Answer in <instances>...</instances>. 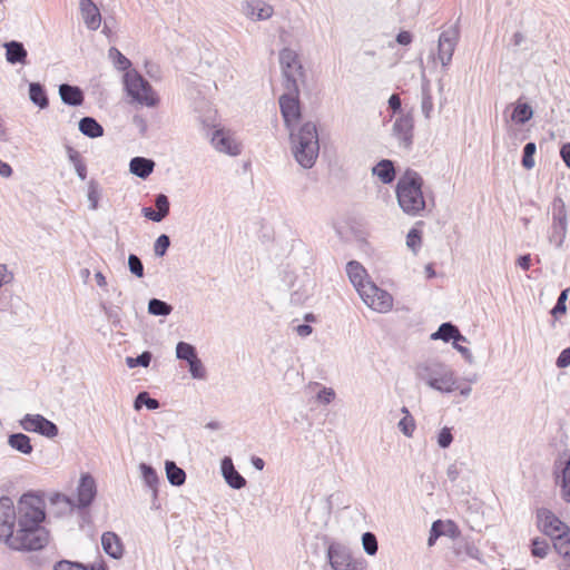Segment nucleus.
Returning a JSON list of instances; mask_svg holds the SVG:
<instances>
[{
	"instance_id": "1",
	"label": "nucleus",
	"mask_w": 570,
	"mask_h": 570,
	"mask_svg": "<svg viewBox=\"0 0 570 570\" xmlns=\"http://www.w3.org/2000/svg\"><path fill=\"white\" fill-rule=\"evenodd\" d=\"M43 495L28 491L14 505L8 495L0 498V541L16 551H37L49 542Z\"/></svg>"
},
{
	"instance_id": "2",
	"label": "nucleus",
	"mask_w": 570,
	"mask_h": 570,
	"mask_svg": "<svg viewBox=\"0 0 570 570\" xmlns=\"http://www.w3.org/2000/svg\"><path fill=\"white\" fill-rule=\"evenodd\" d=\"M288 131L291 150L295 160L305 169L312 168L320 154V139L316 124L306 121Z\"/></svg>"
},
{
	"instance_id": "3",
	"label": "nucleus",
	"mask_w": 570,
	"mask_h": 570,
	"mask_svg": "<svg viewBox=\"0 0 570 570\" xmlns=\"http://www.w3.org/2000/svg\"><path fill=\"white\" fill-rule=\"evenodd\" d=\"M423 179L413 169L406 171L399 178L395 193L399 206L409 216H417L425 208V199L422 191Z\"/></svg>"
},
{
	"instance_id": "4",
	"label": "nucleus",
	"mask_w": 570,
	"mask_h": 570,
	"mask_svg": "<svg viewBox=\"0 0 570 570\" xmlns=\"http://www.w3.org/2000/svg\"><path fill=\"white\" fill-rule=\"evenodd\" d=\"M124 86L127 95L134 101L147 107H155L159 98L153 90L151 85L135 69L125 72Z\"/></svg>"
},
{
	"instance_id": "5",
	"label": "nucleus",
	"mask_w": 570,
	"mask_h": 570,
	"mask_svg": "<svg viewBox=\"0 0 570 570\" xmlns=\"http://www.w3.org/2000/svg\"><path fill=\"white\" fill-rule=\"evenodd\" d=\"M97 495V484L94 476L90 473H82L77 487L76 500L60 493H56L51 501L66 502L70 508H77L79 510L88 509L95 501Z\"/></svg>"
},
{
	"instance_id": "6",
	"label": "nucleus",
	"mask_w": 570,
	"mask_h": 570,
	"mask_svg": "<svg viewBox=\"0 0 570 570\" xmlns=\"http://www.w3.org/2000/svg\"><path fill=\"white\" fill-rule=\"evenodd\" d=\"M279 63L284 77V89H299L298 82L303 81L305 73L297 52L284 48L279 52Z\"/></svg>"
},
{
	"instance_id": "7",
	"label": "nucleus",
	"mask_w": 570,
	"mask_h": 570,
	"mask_svg": "<svg viewBox=\"0 0 570 570\" xmlns=\"http://www.w3.org/2000/svg\"><path fill=\"white\" fill-rule=\"evenodd\" d=\"M279 109L287 130L294 129L298 120L302 118L299 105V89H285L279 97Z\"/></svg>"
},
{
	"instance_id": "8",
	"label": "nucleus",
	"mask_w": 570,
	"mask_h": 570,
	"mask_svg": "<svg viewBox=\"0 0 570 570\" xmlns=\"http://www.w3.org/2000/svg\"><path fill=\"white\" fill-rule=\"evenodd\" d=\"M19 426L29 433H37L41 436L53 439L59 434L58 425L41 414H24L19 420Z\"/></svg>"
},
{
	"instance_id": "9",
	"label": "nucleus",
	"mask_w": 570,
	"mask_h": 570,
	"mask_svg": "<svg viewBox=\"0 0 570 570\" xmlns=\"http://www.w3.org/2000/svg\"><path fill=\"white\" fill-rule=\"evenodd\" d=\"M326 558L331 570H358V563L350 549L340 542L332 541L328 544Z\"/></svg>"
},
{
	"instance_id": "10",
	"label": "nucleus",
	"mask_w": 570,
	"mask_h": 570,
	"mask_svg": "<svg viewBox=\"0 0 570 570\" xmlns=\"http://www.w3.org/2000/svg\"><path fill=\"white\" fill-rule=\"evenodd\" d=\"M459 28L458 26H454L442 31L439 36L438 58L443 68H446L452 61V57L459 41Z\"/></svg>"
},
{
	"instance_id": "11",
	"label": "nucleus",
	"mask_w": 570,
	"mask_h": 570,
	"mask_svg": "<svg viewBox=\"0 0 570 570\" xmlns=\"http://www.w3.org/2000/svg\"><path fill=\"white\" fill-rule=\"evenodd\" d=\"M413 130H414V120L411 114H401L396 117L392 134L393 137L397 140L399 146L404 149H411L413 145Z\"/></svg>"
},
{
	"instance_id": "12",
	"label": "nucleus",
	"mask_w": 570,
	"mask_h": 570,
	"mask_svg": "<svg viewBox=\"0 0 570 570\" xmlns=\"http://www.w3.org/2000/svg\"><path fill=\"white\" fill-rule=\"evenodd\" d=\"M537 523L541 531L550 537L551 540L569 529L552 511L546 508L537 510Z\"/></svg>"
},
{
	"instance_id": "13",
	"label": "nucleus",
	"mask_w": 570,
	"mask_h": 570,
	"mask_svg": "<svg viewBox=\"0 0 570 570\" xmlns=\"http://www.w3.org/2000/svg\"><path fill=\"white\" fill-rule=\"evenodd\" d=\"M365 286L368 297L361 298L368 307L380 313H386L393 307V297L389 292L377 287L374 283H367Z\"/></svg>"
},
{
	"instance_id": "14",
	"label": "nucleus",
	"mask_w": 570,
	"mask_h": 570,
	"mask_svg": "<svg viewBox=\"0 0 570 570\" xmlns=\"http://www.w3.org/2000/svg\"><path fill=\"white\" fill-rule=\"evenodd\" d=\"M212 145L219 151L229 156H238L242 153L240 145L233 138L229 131L216 129L210 137Z\"/></svg>"
},
{
	"instance_id": "15",
	"label": "nucleus",
	"mask_w": 570,
	"mask_h": 570,
	"mask_svg": "<svg viewBox=\"0 0 570 570\" xmlns=\"http://www.w3.org/2000/svg\"><path fill=\"white\" fill-rule=\"evenodd\" d=\"M449 368L442 362L436 360H428L416 365L415 375L420 381L425 382L429 386Z\"/></svg>"
},
{
	"instance_id": "16",
	"label": "nucleus",
	"mask_w": 570,
	"mask_h": 570,
	"mask_svg": "<svg viewBox=\"0 0 570 570\" xmlns=\"http://www.w3.org/2000/svg\"><path fill=\"white\" fill-rule=\"evenodd\" d=\"M346 273L348 278L361 297H368L366 284L372 283L367 279V272L363 265L356 261H350L346 264Z\"/></svg>"
},
{
	"instance_id": "17",
	"label": "nucleus",
	"mask_w": 570,
	"mask_h": 570,
	"mask_svg": "<svg viewBox=\"0 0 570 570\" xmlns=\"http://www.w3.org/2000/svg\"><path fill=\"white\" fill-rule=\"evenodd\" d=\"M222 475L226 483L234 490L246 487V479L236 470L230 456H224L220 461Z\"/></svg>"
},
{
	"instance_id": "18",
	"label": "nucleus",
	"mask_w": 570,
	"mask_h": 570,
	"mask_svg": "<svg viewBox=\"0 0 570 570\" xmlns=\"http://www.w3.org/2000/svg\"><path fill=\"white\" fill-rule=\"evenodd\" d=\"M155 207L156 209L151 207H144L141 209V214L145 218L155 223H159L169 215L170 203L168 197L165 194L156 195Z\"/></svg>"
},
{
	"instance_id": "19",
	"label": "nucleus",
	"mask_w": 570,
	"mask_h": 570,
	"mask_svg": "<svg viewBox=\"0 0 570 570\" xmlns=\"http://www.w3.org/2000/svg\"><path fill=\"white\" fill-rule=\"evenodd\" d=\"M556 484L560 488L561 499L570 503V455L554 471Z\"/></svg>"
},
{
	"instance_id": "20",
	"label": "nucleus",
	"mask_w": 570,
	"mask_h": 570,
	"mask_svg": "<svg viewBox=\"0 0 570 570\" xmlns=\"http://www.w3.org/2000/svg\"><path fill=\"white\" fill-rule=\"evenodd\" d=\"M79 9L86 27L90 30H97L101 23V14L92 0H80Z\"/></svg>"
},
{
	"instance_id": "21",
	"label": "nucleus",
	"mask_w": 570,
	"mask_h": 570,
	"mask_svg": "<svg viewBox=\"0 0 570 570\" xmlns=\"http://www.w3.org/2000/svg\"><path fill=\"white\" fill-rule=\"evenodd\" d=\"M244 12L252 20H266L273 16L274 9L263 0H249L244 3Z\"/></svg>"
},
{
	"instance_id": "22",
	"label": "nucleus",
	"mask_w": 570,
	"mask_h": 570,
	"mask_svg": "<svg viewBox=\"0 0 570 570\" xmlns=\"http://www.w3.org/2000/svg\"><path fill=\"white\" fill-rule=\"evenodd\" d=\"M61 101L70 107H79L85 101L83 90L76 85L61 83L58 87Z\"/></svg>"
},
{
	"instance_id": "23",
	"label": "nucleus",
	"mask_w": 570,
	"mask_h": 570,
	"mask_svg": "<svg viewBox=\"0 0 570 570\" xmlns=\"http://www.w3.org/2000/svg\"><path fill=\"white\" fill-rule=\"evenodd\" d=\"M431 340H441L445 343L453 342H466V337L462 335L458 326L451 322L442 323L438 331L431 334Z\"/></svg>"
},
{
	"instance_id": "24",
	"label": "nucleus",
	"mask_w": 570,
	"mask_h": 570,
	"mask_svg": "<svg viewBox=\"0 0 570 570\" xmlns=\"http://www.w3.org/2000/svg\"><path fill=\"white\" fill-rule=\"evenodd\" d=\"M101 547L106 554L112 559H120L124 554V546L120 538L115 533L107 531L101 535Z\"/></svg>"
},
{
	"instance_id": "25",
	"label": "nucleus",
	"mask_w": 570,
	"mask_h": 570,
	"mask_svg": "<svg viewBox=\"0 0 570 570\" xmlns=\"http://www.w3.org/2000/svg\"><path fill=\"white\" fill-rule=\"evenodd\" d=\"M4 48H6V59L9 63L24 65L27 62L28 52L22 42L11 40V41L4 43Z\"/></svg>"
},
{
	"instance_id": "26",
	"label": "nucleus",
	"mask_w": 570,
	"mask_h": 570,
	"mask_svg": "<svg viewBox=\"0 0 570 570\" xmlns=\"http://www.w3.org/2000/svg\"><path fill=\"white\" fill-rule=\"evenodd\" d=\"M155 168V161L146 157H134L129 163V170L135 176L146 179L148 178Z\"/></svg>"
},
{
	"instance_id": "27",
	"label": "nucleus",
	"mask_w": 570,
	"mask_h": 570,
	"mask_svg": "<svg viewBox=\"0 0 570 570\" xmlns=\"http://www.w3.org/2000/svg\"><path fill=\"white\" fill-rule=\"evenodd\" d=\"M372 174L383 184H392L396 177L394 163L391 159H382L372 168Z\"/></svg>"
},
{
	"instance_id": "28",
	"label": "nucleus",
	"mask_w": 570,
	"mask_h": 570,
	"mask_svg": "<svg viewBox=\"0 0 570 570\" xmlns=\"http://www.w3.org/2000/svg\"><path fill=\"white\" fill-rule=\"evenodd\" d=\"M430 387L441 393H452L459 389L454 372L449 367L440 377L431 382Z\"/></svg>"
},
{
	"instance_id": "29",
	"label": "nucleus",
	"mask_w": 570,
	"mask_h": 570,
	"mask_svg": "<svg viewBox=\"0 0 570 570\" xmlns=\"http://www.w3.org/2000/svg\"><path fill=\"white\" fill-rule=\"evenodd\" d=\"M551 205V226L568 228V212L563 199L560 196H557L553 198Z\"/></svg>"
},
{
	"instance_id": "30",
	"label": "nucleus",
	"mask_w": 570,
	"mask_h": 570,
	"mask_svg": "<svg viewBox=\"0 0 570 570\" xmlns=\"http://www.w3.org/2000/svg\"><path fill=\"white\" fill-rule=\"evenodd\" d=\"M29 99L39 109H46L49 106L46 87L40 82L29 83Z\"/></svg>"
},
{
	"instance_id": "31",
	"label": "nucleus",
	"mask_w": 570,
	"mask_h": 570,
	"mask_svg": "<svg viewBox=\"0 0 570 570\" xmlns=\"http://www.w3.org/2000/svg\"><path fill=\"white\" fill-rule=\"evenodd\" d=\"M8 444L10 448L24 455H29L33 451L31 439L27 434L21 432L10 434L8 436Z\"/></svg>"
},
{
	"instance_id": "32",
	"label": "nucleus",
	"mask_w": 570,
	"mask_h": 570,
	"mask_svg": "<svg viewBox=\"0 0 570 570\" xmlns=\"http://www.w3.org/2000/svg\"><path fill=\"white\" fill-rule=\"evenodd\" d=\"M78 125L79 131L89 138H99L104 136V127L94 117H82Z\"/></svg>"
},
{
	"instance_id": "33",
	"label": "nucleus",
	"mask_w": 570,
	"mask_h": 570,
	"mask_svg": "<svg viewBox=\"0 0 570 570\" xmlns=\"http://www.w3.org/2000/svg\"><path fill=\"white\" fill-rule=\"evenodd\" d=\"M165 471L168 482L174 487H180L186 481V472L179 468L174 461L166 460Z\"/></svg>"
},
{
	"instance_id": "34",
	"label": "nucleus",
	"mask_w": 570,
	"mask_h": 570,
	"mask_svg": "<svg viewBox=\"0 0 570 570\" xmlns=\"http://www.w3.org/2000/svg\"><path fill=\"white\" fill-rule=\"evenodd\" d=\"M557 553L570 561V528L552 540Z\"/></svg>"
},
{
	"instance_id": "35",
	"label": "nucleus",
	"mask_w": 570,
	"mask_h": 570,
	"mask_svg": "<svg viewBox=\"0 0 570 570\" xmlns=\"http://www.w3.org/2000/svg\"><path fill=\"white\" fill-rule=\"evenodd\" d=\"M533 117V110L527 102H518L511 115L512 121L519 125L528 122Z\"/></svg>"
},
{
	"instance_id": "36",
	"label": "nucleus",
	"mask_w": 570,
	"mask_h": 570,
	"mask_svg": "<svg viewBox=\"0 0 570 570\" xmlns=\"http://www.w3.org/2000/svg\"><path fill=\"white\" fill-rule=\"evenodd\" d=\"M403 417L399 421V430L407 438H412L416 429V422L406 406L401 409Z\"/></svg>"
},
{
	"instance_id": "37",
	"label": "nucleus",
	"mask_w": 570,
	"mask_h": 570,
	"mask_svg": "<svg viewBox=\"0 0 570 570\" xmlns=\"http://www.w3.org/2000/svg\"><path fill=\"white\" fill-rule=\"evenodd\" d=\"M142 406L154 411L160 407V403L157 399L151 397L148 392L141 391L136 395L134 400V409L136 411H140Z\"/></svg>"
},
{
	"instance_id": "38",
	"label": "nucleus",
	"mask_w": 570,
	"mask_h": 570,
	"mask_svg": "<svg viewBox=\"0 0 570 570\" xmlns=\"http://www.w3.org/2000/svg\"><path fill=\"white\" fill-rule=\"evenodd\" d=\"M139 469L141 471V476L145 482V484L154 490V495H157V485L159 482L158 474L156 470L147 464V463H140Z\"/></svg>"
},
{
	"instance_id": "39",
	"label": "nucleus",
	"mask_w": 570,
	"mask_h": 570,
	"mask_svg": "<svg viewBox=\"0 0 570 570\" xmlns=\"http://www.w3.org/2000/svg\"><path fill=\"white\" fill-rule=\"evenodd\" d=\"M173 312V306L159 298H151L148 302V313L154 316H168Z\"/></svg>"
},
{
	"instance_id": "40",
	"label": "nucleus",
	"mask_w": 570,
	"mask_h": 570,
	"mask_svg": "<svg viewBox=\"0 0 570 570\" xmlns=\"http://www.w3.org/2000/svg\"><path fill=\"white\" fill-rule=\"evenodd\" d=\"M196 347L187 342L180 341L176 345V357L180 361H185L186 363L197 357Z\"/></svg>"
},
{
	"instance_id": "41",
	"label": "nucleus",
	"mask_w": 570,
	"mask_h": 570,
	"mask_svg": "<svg viewBox=\"0 0 570 570\" xmlns=\"http://www.w3.org/2000/svg\"><path fill=\"white\" fill-rule=\"evenodd\" d=\"M109 58L114 60V63L117 69L121 71H130L131 61L125 57L117 48L111 47L109 49Z\"/></svg>"
},
{
	"instance_id": "42",
	"label": "nucleus",
	"mask_w": 570,
	"mask_h": 570,
	"mask_svg": "<svg viewBox=\"0 0 570 570\" xmlns=\"http://www.w3.org/2000/svg\"><path fill=\"white\" fill-rule=\"evenodd\" d=\"M537 151V145L533 141H529L524 145L522 150L521 164L525 169H532L534 167V154Z\"/></svg>"
},
{
	"instance_id": "43",
	"label": "nucleus",
	"mask_w": 570,
	"mask_h": 570,
	"mask_svg": "<svg viewBox=\"0 0 570 570\" xmlns=\"http://www.w3.org/2000/svg\"><path fill=\"white\" fill-rule=\"evenodd\" d=\"M568 228L560 227V226H551L549 230V242L557 248H561L566 236H567Z\"/></svg>"
},
{
	"instance_id": "44",
	"label": "nucleus",
	"mask_w": 570,
	"mask_h": 570,
	"mask_svg": "<svg viewBox=\"0 0 570 570\" xmlns=\"http://www.w3.org/2000/svg\"><path fill=\"white\" fill-rule=\"evenodd\" d=\"M153 360V353L150 351H144L136 357L128 356L126 358V364L129 368H134L137 366L148 367Z\"/></svg>"
},
{
	"instance_id": "45",
	"label": "nucleus",
	"mask_w": 570,
	"mask_h": 570,
	"mask_svg": "<svg viewBox=\"0 0 570 570\" xmlns=\"http://www.w3.org/2000/svg\"><path fill=\"white\" fill-rule=\"evenodd\" d=\"M188 365V372L190 373L191 377L195 380H205L207 372L206 368L202 362V360L197 356L194 360L187 362Z\"/></svg>"
},
{
	"instance_id": "46",
	"label": "nucleus",
	"mask_w": 570,
	"mask_h": 570,
	"mask_svg": "<svg viewBox=\"0 0 570 570\" xmlns=\"http://www.w3.org/2000/svg\"><path fill=\"white\" fill-rule=\"evenodd\" d=\"M88 200H89V208L91 210H96L98 208L99 198H100V187L97 180L91 179L88 183Z\"/></svg>"
},
{
	"instance_id": "47",
	"label": "nucleus",
	"mask_w": 570,
	"mask_h": 570,
	"mask_svg": "<svg viewBox=\"0 0 570 570\" xmlns=\"http://www.w3.org/2000/svg\"><path fill=\"white\" fill-rule=\"evenodd\" d=\"M422 245V233L416 228H411L406 235V246L416 254Z\"/></svg>"
},
{
	"instance_id": "48",
	"label": "nucleus",
	"mask_w": 570,
	"mask_h": 570,
	"mask_svg": "<svg viewBox=\"0 0 570 570\" xmlns=\"http://www.w3.org/2000/svg\"><path fill=\"white\" fill-rule=\"evenodd\" d=\"M362 544H363L364 551L368 556H375L376 554L379 546H377V539H376L374 533H372V532L363 533V535H362Z\"/></svg>"
},
{
	"instance_id": "49",
	"label": "nucleus",
	"mask_w": 570,
	"mask_h": 570,
	"mask_svg": "<svg viewBox=\"0 0 570 570\" xmlns=\"http://www.w3.org/2000/svg\"><path fill=\"white\" fill-rule=\"evenodd\" d=\"M549 551V543L544 539L535 538L531 542V553L533 557L544 558Z\"/></svg>"
},
{
	"instance_id": "50",
	"label": "nucleus",
	"mask_w": 570,
	"mask_h": 570,
	"mask_svg": "<svg viewBox=\"0 0 570 570\" xmlns=\"http://www.w3.org/2000/svg\"><path fill=\"white\" fill-rule=\"evenodd\" d=\"M128 267L132 275L138 278L144 277V264L141 259L136 254H129L128 256Z\"/></svg>"
},
{
	"instance_id": "51",
	"label": "nucleus",
	"mask_w": 570,
	"mask_h": 570,
	"mask_svg": "<svg viewBox=\"0 0 570 570\" xmlns=\"http://www.w3.org/2000/svg\"><path fill=\"white\" fill-rule=\"evenodd\" d=\"M170 246V238L166 234H161L157 237L154 244V252L157 257H163Z\"/></svg>"
},
{
	"instance_id": "52",
	"label": "nucleus",
	"mask_w": 570,
	"mask_h": 570,
	"mask_svg": "<svg viewBox=\"0 0 570 570\" xmlns=\"http://www.w3.org/2000/svg\"><path fill=\"white\" fill-rule=\"evenodd\" d=\"M569 288H564L561 291L554 306L551 309V314L557 317L559 314H564L567 312L566 301L568 298Z\"/></svg>"
},
{
	"instance_id": "53",
	"label": "nucleus",
	"mask_w": 570,
	"mask_h": 570,
	"mask_svg": "<svg viewBox=\"0 0 570 570\" xmlns=\"http://www.w3.org/2000/svg\"><path fill=\"white\" fill-rule=\"evenodd\" d=\"M436 441L441 449H448L453 442L452 429L448 426L442 428L438 433Z\"/></svg>"
},
{
	"instance_id": "54",
	"label": "nucleus",
	"mask_w": 570,
	"mask_h": 570,
	"mask_svg": "<svg viewBox=\"0 0 570 570\" xmlns=\"http://www.w3.org/2000/svg\"><path fill=\"white\" fill-rule=\"evenodd\" d=\"M53 570H89V569L87 566H85L80 562H75V561H69V560H60L55 563Z\"/></svg>"
},
{
	"instance_id": "55",
	"label": "nucleus",
	"mask_w": 570,
	"mask_h": 570,
	"mask_svg": "<svg viewBox=\"0 0 570 570\" xmlns=\"http://www.w3.org/2000/svg\"><path fill=\"white\" fill-rule=\"evenodd\" d=\"M444 533L443 531V522L441 520H436L432 523L430 535L428 539V544L431 547L435 543L438 538H440Z\"/></svg>"
},
{
	"instance_id": "56",
	"label": "nucleus",
	"mask_w": 570,
	"mask_h": 570,
	"mask_svg": "<svg viewBox=\"0 0 570 570\" xmlns=\"http://www.w3.org/2000/svg\"><path fill=\"white\" fill-rule=\"evenodd\" d=\"M316 399L322 404H330L335 399V392L332 387H322L317 393Z\"/></svg>"
},
{
	"instance_id": "57",
	"label": "nucleus",
	"mask_w": 570,
	"mask_h": 570,
	"mask_svg": "<svg viewBox=\"0 0 570 570\" xmlns=\"http://www.w3.org/2000/svg\"><path fill=\"white\" fill-rule=\"evenodd\" d=\"M387 104H389V109L392 112V117L395 115L400 116L402 114V101L397 94L391 95Z\"/></svg>"
},
{
	"instance_id": "58",
	"label": "nucleus",
	"mask_w": 570,
	"mask_h": 570,
	"mask_svg": "<svg viewBox=\"0 0 570 570\" xmlns=\"http://www.w3.org/2000/svg\"><path fill=\"white\" fill-rule=\"evenodd\" d=\"M13 273L8 269L6 264L0 263V288L13 281Z\"/></svg>"
},
{
	"instance_id": "59",
	"label": "nucleus",
	"mask_w": 570,
	"mask_h": 570,
	"mask_svg": "<svg viewBox=\"0 0 570 570\" xmlns=\"http://www.w3.org/2000/svg\"><path fill=\"white\" fill-rule=\"evenodd\" d=\"M556 365L559 368L570 366V346L561 351V353L557 357Z\"/></svg>"
},
{
	"instance_id": "60",
	"label": "nucleus",
	"mask_w": 570,
	"mask_h": 570,
	"mask_svg": "<svg viewBox=\"0 0 570 570\" xmlns=\"http://www.w3.org/2000/svg\"><path fill=\"white\" fill-rule=\"evenodd\" d=\"M461 465L462 464L454 462L448 466L446 476L451 482H455L459 479L462 472Z\"/></svg>"
},
{
	"instance_id": "61",
	"label": "nucleus",
	"mask_w": 570,
	"mask_h": 570,
	"mask_svg": "<svg viewBox=\"0 0 570 570\" xmlns=\"http://www.w3.org/2000/svg\"><path fill=\"white\" fill-rule=\"evenodd\" d=\"M421 107H422V112L424 114V116L426 118H429L430 112L433 109V101H432V97L428 92H423Z\"/></svg>"
},
{
	"instance_id": "62",
	"label": "nucleus",
	"mask_w": 570,
	"mask_h": 570,
	"mask_svg": "<svg viewBox=\"0 0 570 570\" xmlns=\"http://www.w3.org/2000/svg\"><path fill=\"white\" fill-rule=\"evenodd\" d=\"M66 150H67L68 159L73 165V167L76 166V164H80L81 161H83V158L81 157L79 151H77L71 146H67Z\"/></svg>"
},
{
	"instance_id": "63",
	"label": "nucleus",
	"mask_w": 570,
	"mask_h": 570,
	"mask_svg": "<svg viewBox=\"0 0 570 570\" xmlns=\"http://www.w3.org/2000/svg\"><path fill=\"white\" fill-rule=\"evenodd\" d=\"M460 342H453V347L459 352L461 353V355L464 357V360L468 362V363H473V355L471 353V351L465 347V346H462L459 344Z\"/></svg>"
},
{
	"instance_id": "64",
	"label": "nucleus",
	"mask_w": 570,
	"mask_h": 570,
	"mask_svg": "<svg viewBox=\"0 0 570 570\" xmlns=\"http://www.w3.org/2000/svg\"><path fill=\"white\" fill-rule=\"evenodd\" d=\"M560 157L564 165L570 169V142L562 144L560 148Z\"/></svg>"
}]
</instances>
